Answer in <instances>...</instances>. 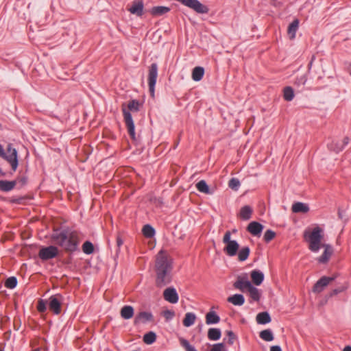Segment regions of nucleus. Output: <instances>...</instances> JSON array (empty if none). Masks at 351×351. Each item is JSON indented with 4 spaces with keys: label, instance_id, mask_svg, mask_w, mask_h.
<instances>
[{
    "label": "nucleus",
    "instance_id": "obj_25",
    "mask_svg": "<svg viewBox=\"0 0 351 351\" xmlns=\"http://www.w3.org/2000/svg\"><path fill=\"white\" fill-rule=\"evenodd\" d=\"M204 75V69L202 66H195L192 71V79L198 82L200 81Z\"/></svg>",
    "mask_w": 351,
    "mask_h": 351
},
{
    "label": "nucleus",
    "instance_id": "obj_21",
    "mask_svg": "<svg viewBox=\"0 0 351 351\" xmlns=\"http://www.w3.org/2000/svg\"><path fill=\"white\" fill-rule=\"evenodd\" d=\"M170 11V8L166 6H154L150 10V13L154 16H162Z\"/></svg>",
    "mask_w": 351,
    "mask_h": 351
},
{
    "label": "nucleus",
    "instance_id": "obj_6",
    "mask_svg": "<svg viewBox=\"0 0 351 351\" xmlns=\"http://www.w3.org/2000/svg\"><path fill=\"white\" fill-rule=\"evenodd\" d=\"M122 112L124 119V122L128 132V134L133 142L137 141V138L135 133V126L132 119L130 112L128 111L125 107V104L122 105Z\"/></svg>",
    "mask_w": 351,
    "mask_h": 351
},
{
    "label": "nucleus",
    "instance_id": "obj_45",
    "mask_svg": "<svg viewBox=\"0 0 351 351\" xmlns=\"http://www.w3.org/2000/svg\"><path fill=\"white\" fill-rule=\"evenodd\" d=\"M27 199L25 196L12 197L8 202L12 204H21Z\"/></svg>",
    "mask_w": 351,
    "mask_h": 351
},
{
    "label": "nucleus",
    "instance_id": "obj_42",
    "mask_svg": "<svg viewBox=\"0 0 351 351\" xmlns=\"http://www.w3.org/2000/svg\"><path fill=\"white\" fill-rule=\"evenodd\" d=\"M180 344L186 351H197L195 347L191 346L186 339H180Z\"/></svg>",
    "mask_w": 351,
    "mask_h": 351
},
{
    "label": "nucleus",
    "instance_id": "obj_37",
    "mask_svg": "<svg viewBox=\"0 0 351 351\" xmlns=\"http://www.w3.org/2000/svg\"><path fill=\"white\" fill-rule=\"evenodd\" d=\"M82 251L86 254H91L94 252V245L89 241H85L82 246Z\"/></svg>",
    "mask_w": 351,
    "mask_h": 351
},
{
    "label": "nucleus",
    "instance_id": "obj_7",
    "mask_svg": "<svg viewBox=\"0 0 351 351\" xmlns=\"http://www.w3.org/2000/svg\"><path fill=\"white\" fill-rule=\"evenodd\" d=\"M60 250L57 245H51L47 247H43L38 252V257L42 261H48L57 257Z\"/></svg>",
    "mask_w": 351,
    "mask_h": 351
},
{
    "label": "nucleus",
    "instance_id": "obj_11",
    "mask_svg": "<svg viewBox=\"0 0 351 351\" xmlns=\"http://www.w3.org/2000/svg\"><path fill=\"white\" fill-rule=\"evenodd\" d=\"M154 321V317L151 312L141 311L137 313L134 319V325L138 326L141 324H145L147 322H152Z\"/></svg>",
    "mask_w": 351,
    "mask_h": 351
},
{
    "label": "nucleus",
    "instance_id": "obj_32",
    "mask_svg": "<svg viewBox=\"0 0 351 351\" xmlns=\"http://www.w3.org/2000/svg\"><path fill=\"white\" fill-rule=\"evenodd\" d=\"M143 234L146 238H152L156 233L155 229L149 224H146L142 229Z\"/></svg>",
    "mask_w": 351,
    "mask_h": 351
},
{
    "label": "nucleus",
    "instance_id": "obj_5",
    "mask_svg": "<svg viewBox=\"0 0 351 351\" xmlns=\"http://www.w3.org/2000/svg\"><path fill=\"white\" fill-rule=\"evenodd\" d=\"M231 232L226 231L223 238V242L226 244L223 249L224 252L229 256H235L239 249V244L235 240H231Z\"/></svg>",
    "mask_w": 351,
    "mask_h": 351
},
{
    "label": "nucleus",
    "instance_id": "obj_23",
    "mask_svg": "<svg viewBox=\"0 0 351 351\" xmlns=\"http://www.w3.org/2000/svg\"><path fill=\"white\" fill-rule=\"evenodd\" d=\"M256 319L259 324H266L269 323L271 320L270 315L267 311L258 313Z\"/></svg>",
    "mask_w": 351,
    "mask_h": 351
},
{
    "label": "nucleus",
    "instance_id": "obj_30",
    "mask_svg": "<svg viewBox=\"0 0 351 351\" xmlns=\"http://www.w3.org/2000/svg\"><path fill=\"white\" fill-rule=\"evenodd\" d=\"M340 285L337 287V288L332 290V291L330 293V296L332 297L334 295H336L341 292L345 291L347 290L349 287V283L348 281H344L343 283H339Z\"/></svg>",
    "mask_w": 351,
    "mask_h": 351
},
{
    "label": "nucleus",
    "instance_id": "obj_48",
    "mask_svg": "<svg viewBox=\"0 0 351 351\" xmlns=\"http://www.w3.org/2000/svg\"><path fill=\"white\" fill-rule=\"evenodd\" d=\"M224 345L222 343H219L213 345L210 351H223Z\"/></svg>",
    "mask_w": 351,
    "mask_h": 351
},
{
    "label": "nucleus",
    "instance_id": "obj_18",
    "mask_svg": "<svg viewBox=\"0 0 351 351\" xmlns=\"http://www.w3.org/2000/svg\"><path fill=\"white\" fill-rule=\"evenodd\" d=\"M251 278L253 283L255 285L258 286L261 285L264 280V274L259 270H253L251 271Z\"/></svg>",
    "mask_w": 351,
    "mask_h": 351
},
{
    "label": "nucleus",
    "instance_id": "obj_51",
    "mask_svg": "<svg viewBox=\"0 0 351 351\" xmlns=\"http://www.w3.org/2000/svg\"><path fill=\"white\" fill-rule=\"evenodd\" d=\"M116 242H117V245L118 248H119L123 244V241L121 239L120 234H117V236L116 237Z\"/></svg>",
    "mask_w": 351,
    "mask_h": 351
},
{
    "label": "nucleus",
    "instance_id": "obj_54",
    "mask_svg": "<svg viewBox=\"0 0 351 351\" xmlns=\"http://www.w3.org/2000/svg\"><path fill=\"white\" fill-rule=\"evenodd\" d=\"M270 351H282V349L279 346H272L270 348Z\"/></svg>",
    "mask_w": 351,
    "mask_h": 351
},
{
    "label": "nucleus",
    "instance_id": "obj_12",
    "mask_svg": "<svg viewBox=\"0 0 351 351\" xmlns=\"http://www.w3.org/2000/svg\"><path fill=\"white\" fill-rule=\"evenodd\" d=\"M233 286L235 289L244 291L245 289L248 290L252 285L248 280L247 275L245 274L243 276H239Z\"/></svg>",
    "mask_w": 351,
    "mask_h": 351
},
{
    "label": "nucleus",
    "instance_id": "obj_10",
    "mask_svg": "<svg viewBox=\"0 0 351 351\" xmlns=\"http://www.w3.org/2000/svg\"><path fill=\"white\" fill-rule=\"evenodd\" d=\"M337 276V274H334L332 276H324L321 277L313 285V291L314 293H321L328 285L335 280Z\"/></svg>",
    "mask_w": 351,
    "mask_h": 351
},
{
    "label": "nucleus",
    "instance_id": "obj_2",
    "mask_svg": "<svg viewBox=\"0 0 351 351\" xmlns=\"http://www.w3.org/2000/svg\"><path fill=\"white\" fill-rule=\"evenodd\" d=\"M173 260L165 250H160L155 256L154 271L155 285L162 288L173 280Z\"/></svg>",
    "mask_w": 351,
    "mask_h": 351
},
{
    "label": "nucleus",
    "instance_id": "obj_50",
    "mask_svg": "<svg viewBox=\"0 0 351 351\" xmlns=\"http://www.w3.org/2000/svg\"><path fill=\"white\" fill-rule=\"evenodd\" d=\"M16 183L19 182L21 186H24L27 182V178L26 176L19 177L16 180Z\"/></svg>",
    "mask_w": 351,
    "mask_h": 351
},
{
    "label": "nucleus",
    "instance_id": "obj_35",
    "mask_svg": "<svg viewBox=\"0 0 351 351\" xmlns=\"http://www.w3.org/2000/svg\"><path fill=\"white\" fill-rule=\"evenodd\" d=\"M259 337L265 341H271L274 340V335L270 329H265L259 333Z\"/></svg>",
    "mask_w": 351,
    "mask_h": 351
},
{
    "label": "nucleus",
    "instance_id": "obj_15",
    "mask_svg": "<svg viewBox=\"0 0 351 351\" xmlns=\"http://www.w3.org/2000/svg\"><path fill=\"white\" fill-rule=\"evenodd\" d=\"M143 2L142 0L134 1L128 10L133 14L141 16L143 14Z\"/></svg>",
    "mask_w": 351,
    "mask_h": 351
},
{
    "label": "nucleus",
    "instance_id": "obj_59",
    "mask_svg": "<svg viewBox=\"0 0 351 351\" xmlns=\"http://www.w3.org/2000/svg\"><path fill=\"white\" fill-rule=\"evenodd\" d=\"M0 351H3V350H0Z\"/></svg>",
    "mask_w": 351,
    "mask_h": 351
},
{
    "label": "nucleus",
    "instance_id": "obj_33",
    "mask_svg": "<svg viewBox=\"0 0 351 351\" xmlns=\"http://www.w3.org/2000/svg\"><path fill=\"white\" fill-rule=\"evenodd\" d=\"M143 340L146 344H152L156 340V334L153 331H149L144 335Z\"/></svg>",
    "mask_w": 351,
    "mask_h": 351
},
{
    "label": "nucleus",
    "instance_id": "obj_1",
    "mask_svg": "<svg viewBox=\"0 0 351 351\" xmlns=\"http://www.w3.org/2000/svg\"><path fill=\"white\" fill-rule=\"evenodd\" d=\"M81 233L79 230L73 229L69 226L53 227L50 235L51 243L63 252L73 254L79 251L81 243Z\"/></svg>",
    "mask_w": 351,
    "mask_h": 351
},
{
    "label": "nucleus",
    "instance_id": "obj_17",
    "mask_svg": "<svg viewBox=\"0 0 351 351\" xmlns=\"http://www.w3.org/2000/svg\"><path fill=\"white\" fill-rule=\"evenodd\" d=\"M16 185V180L8 181L5 180H0V191L3 192H9L14 189Z\"/></svg>",
    "mask_w": 351,
    "mask_h": 351
},
{
    "label": "nucleus",
    "instance_id": "obj_26",
    "mask_svg": "<svg viewBox=\"0 0 351 351\" xmlns=\"http://www.w3.org/2000/svg\"><path fill=\"white\" fill-rule=\"evenodd\" d=\"M208 338L212 341H217L221 338V332L219 328H211L208 330Z\"/></svg>",
    "mask_w": 351,
    "mask_h": 351
},
{
    "label": "nucleus",
    "instance_id": "obj_28",
    "mask_svg": "<svg viewBox=\"0 0 351 351\" xmlns=\"http://www.w3.org/2000/svg\"><path fill=\"white\" fill-rule=\"evenodd\" d=\"M299 21L298 19L293 20L289 25L287 32L291 38L295 37V33L298 29Z\"/></svg>",
    "mask_w": 351,
    "mask_h": 351
},
{
    "label": "nucleus",
    "instance_id": "obj_44",
    "mask_svg": "<svg viewBox=\"0 0 351 351\" xmlns=\"http://www.w3.org/2000/svg\"><path fill=\"white\" fill-rule=\"evenodd\" d=\"M306 81H307V76H306V75L304 74L300 77H297L295 80L294 84L298 86H304Z\"/></svg>",
    "mask_w": 351,
    "mask_h": 351
},
{
    "label": "nucleus",
    "instance_id": "obj_56",
    "mask_svg": "<svg viewBox=\"0 0 351 351\" xmlns=\"http://www.w3.org/2000/svg\"><path fill=\"white\" fill-rule=\"evenodd\" d=\"M0 176H5V173L3 171V170L1 169V167H0Z\"/></svg>",
    "mask_w": 351,
    "mask_h": 351
},
{
    "label": "nucleus",
    "instance_id": "obj_43",
    "mask_svg": "<svg viewBox=\"0 0 351 351\" xmlns=\"http://www.w3.org/2000/svg\"><path fill=\"white\" fill-rule=\"evenodd\" d=\"M239 186L240 182L237 178H232L228 182V186L233 190L237 191Z\"/></svg>",
    "mask_w": 351,
    "mask_h": 351
},
{
    "label": "nucleus",
    "instance_id": "obj_34",
    "mask_svg": "<svg viewBox=\"0 0 351 351\" xmlns=\"http://www.w3.org/2000/svg\"><path fill=\"white\" fill-rule=\"evenodd\" d=\"M283 97L285 101H291L294 97V91L291 86H286L283 89Z\"/></svg>",
    "mask_w": 351,
    "mask_h": 351
},
{
    "label": "nucleus",
    "instance_id": "obj_39",
    "mask_svg": "<svg viewBox=\"0 0 351 351\" xmlns=\"http://www.w3.org/2000/svg\"><path fill=\"white\" fill-rule=\"evenodd\" d=\"M250 293V298L254 301H259L261 298V294L257 288L253 285L247 290Z\"/></svg>",
    "mask_w": 351,
    "mask_h": 351
},
{
    "label": "nucleus",
    "instance_id": "obj_57",
    "mask_svg": "<svg viewBox=\"0 0 351 351\" xmlns=\"http://www.w3.org/2000/svg\"><path fill=\"white\" fill-rule=\"evenodd\" d=\"M237 232V229H233L232 231V232H233V233H236Z\"/></svg>",
    "mask_w": 351,
    "mask_h": 351
},
{
    "label": "nucleus",
    "instance_id": "obj_20",
    "mask_svg": "<svg viewBox=\"0 0 351 351\" xmlns=\"http://www.w3.org/2000/svg\"><path fill=\"white\" fill-rule=\"evenodd\" d=\"M291 210L295 213H306L309 210V208L307 204L302 202H295L292 205Z\"/></svg>",
    "mask_w": 351,
    "mask_h": 351
},
{
    "label": "nucleus",
    "instance_id": "obj_41",
    "mask_svg": "<svg viewBox=\"0 0 351 351\" xmlns=\"http://www.w3.org/2000/svg\"><path fill=\"white\" fill-rule=\"evenodd\" d=\"M276 237V232L271 230H267L263 236V240L265 243H269Z\"/></svg>",
    "mask_w": 351,
    "mask_h": 351
},
{
    "label": "nucleus",
    "instance_id": "obj_53",
    "mask_svg": "<svg viewBox=\"0 0 351 351\" xmlns=\"http://www.w3.org/2000/svg\"><path fill=\"white\" fill-rule=\"evenodd\" d=\"M345 211L341 210V208L338 209V217L340 219H343Z\"/></svg>",
    "mask_w": 351,
    "mask_h": 351
},
{
    "label": "nucleus",
    "instance_id": "obj_13",
    "mask_svg": "<svg viewBox=\"0 0 351 351\" xmlns=\"http://www.w3.org/2000/svg\"><path fill=\"white\" fill-rule=\"evenodd\" d=\"M164 299L171 303L176 304L178 302L179 296L178 294L173 287H168L163 292Z\"/></svg>",
    "mask_w": 351,
    "mask_h": 351
},
{
    "label": "nucleus",
    "instance_id": "obj_36",
    "mask_svg": "<svg viewBox=\"0 0 351 351\" xmlns=\"http://www.w3.org/2000/svg\"><path fill=\"white\" fill-rule=\"evenodd\" d=\"M141 104L139 101L136 99H132L129 101L128 104V111H132V112H138L139 108H140Z\"/></svg>",
    "mask_w": 351,
    "mask_h": 351
},
{
    "label": "nucleus",
    "instance_id": "obj_55",
    "mask_svg": "<svg viewBox=\"0 0 351 351\" xmlns=\"http://www.w3.org/2000/svg\"><path fill=\"white\" fill-rule=\"evenodd\" d=\"M343 351H351V346H346L343 348Z\"/></svg>",
    "mask_w": 351,
    "mask_h": 351
},
{
    "label": "nucleus",
    "instance_id": "obj_46",
    "mask_svg": "<svg viewBox=\"0 0 351 351\" xmlns=\"http://www.w3.org/2000/svg\"><path fill=\"white\" fill-rule=\"evenodd\" d=\"M226 333L228 337V343L229 345H232L234 341L237 339V335L232 330H227Z\"/></svg>",
    "mask_w": 351,
    "mask_h": 351
},
{
    "label": "nucleus",
    "instance_id": "obj_4",
    "mask_svg": "<svg viewBox=\"0 0 351 351\" xmlns=\"http://www.w3.org/2000/svg\"><path fill=\"white\" fill-rule=\"evenodd\" d=\"M0 157L10 163L12 170L16 171L19 161L16 149L12 147V144H8L6 147V152L3 146L0 144Z\"/></svg>",
    "mask_w": 351,
    "mask_h": 351
},
{
    "label": "nucleus",
    "instance_id": "obj_24",
    "mask_svg": "<svg viewBox=\"0 0 351 351\" xmlns=\"http://www.w3.org/2000/svg\"><path fill=\"white\" fill-rule=\"evenodd\" d=\"M252 212L253 210L250 206H244L240 210L239 217L243 220H249L252 217Z\"/></svg>",
    "mask_w": 351,
    "mask_h": 351
},
{
    "label": "nucleus",
    "instance_id": "obj_22",
    "mask_svg": "<svg viewBox=\"0 0 351 351\" xmlns=\"http://www.w3.org/2000/svg\"><path fill=\"white\" fill-rule=\"evenodd\" d=\"M227 301L235 306H241L245 302V298L244 296L241 294H234L233 295L229 296L227 299Z\"/></svg>",
    "mask_w": 351,
    "mask_h": 351
},
{
    "label": "nucleus",
    "instance_id": "obj_49",
    "mask_svg": "<svg viewBox=\"0 0 351 351\" xmlns=\"http://www.w3.org/2000/svg\"><path fill=\"white\" fill-rule=\"evenodd\" d=\"M349 141L350 139L348 136L344 137L343 140V145L341 147H338L336 149H335V152H339L340 151H341L343 149V147L348 144Z\"/></svg>",
    "mask_w": 351,
    "mask_h": 351
},
{
    "label": "nucleus",
    "instance_id": "obj_58",
    "mask_svg": "<svg viewBox=\"0 0 351 351\" xmlns=\"http://www.w3.org/2000/svg\"><path fill=\"white\" fill-rule=\"evenodd\" d=\"M350 74L351 75V70H350Z\"/></svg>",
    "mask_w": 351,
    "mask_h": 351
},
{
    "label": "nucleus",
    "instance_id": "obj_38",
    "mask_svg": "<svg viewBox=\"0 0 351 351\" xmlns=\"http://www.w3.org/2000/svg\"><path fill=\"white\" fill-rule=\"evenodd\" d=\"M17 278L15 276H11L8 278L4 283V285L8 289H14L17 286Z\"/></svg>",
    "mask_w": 351,
    "mask_h": 351
},
{
    "label": "nucleus",
    "instance_id": "obj_47",
    "mask_svg": "<svg viewBox=\"0 0 351 351\" xmlns=\"http://www.w3.org/2000/svg\"><path fill=\"white\" fill-rule=\"evenodd\" d=\"M163 317L166 319V320H171L175 316V312L171 310H165L162 313Z\"/></svg>",
    "mask_w": 351,
    "mask_h": 351
},
{
    "label": "nucleus",
    "instance_id": "obj_27",
    "mask_svg": "<svg viewBox=\"0 0 351 351\" xmlns=\"http://www.w3.org/2000/svg\"><path fill=\"white\" fill-rule=\"evenodd\" d=\"M195 186H196L197 189L201 193H203L205 194H212L213 193V192L210 191L208 185L207 184L206 181L204 180L199 181L196 184Z\"/></svg>",
    "mask_w": 351,
    "mask_h": 351
},
{
    "label": "nucleus",
    "instance_id": "obj_40",
    "mask_svg": "<svg viewBox=\"0 0 351 351\" xmlns=\"http://www.w3.org/2000/svg\"><path fill=\"white\" fill-rule=\"evenodd\" d=\"M47 304V301L43 299H39L36 306L38 311L40 313L46 312Z\"/></svg>",
    "mask_w": 351,
    "mask_h": 351
},
{
    "label": "nucleus",
    "instance_id": "obj_19",
    "mask_svg": "<svg viewBox=\"0 0 351 351\" xmlns=\"http://www.w3.org/2000/svg\"><path fill=\"white\" fill-rule=\"evenodd\" d=\"M134 308L130 305H125L123 306L120 311L121 317L125 319H131L134 316Z\"/></svg>",
    "mask_w": 351,
    "mask_h": 351
},
{
    "label": "nucleus",
    "instance_id": "obj_31",
    "mask_svg": "<svg viewBox=\"0 0 351 351\" xmlns=\"http://www.w3.org/2000/svg\"><path fill=\"white\" fill-rule=\"evenodd\" d=\"M196 319V316L193 313H186L185 314L184 318L182 321V324L186 327H189L192 326Z\"/></svg>",
    "mask_w": 351,
    "mask_h": 351
},
{
    "label": "nucleus",
    "instance_id": "obj_52",
    "mask_svg": "<svg viewBox=\"0 0 351 351\" xmlns=\"http://www.w3.org/2000/svg\"><path fill=\"white\" fill-rule=\"evenodd\" d=\"M315 60V55H313L312 57H311V59L308 64V71H310V70L311 69V67H312V65H313V61Z\"/></svg>",
    "mask_w": 351,
    "mask_h": 351
},
{
    "label": "nucleus",
    "instance_id": "obj_29",
    "mask_svg": "<svg viewBox=\"0 0 351 351\" xmlns=\"http://www.w3.org/2000/svg\"><path fill=\"white\" fill-rule=\"evenodd\" d=\"M250 253V249L248 246L243 247L238 250L237 254H238V259L239 261H245L249 257Z\"/></svg>",
    "mask_w": 351,
    "mask_h": 351
},
{
    "label": "nucleus",
    "instance_id": "obj_3",
    "mask_svg": "<svg viewBox=\"0 0 351 351\" xmlns=\"http://www.w3.org/2000/svg\"><path fill=\"white\" fill-rule=\"evenodd\" d=\"M304 239L308 242V249L313 252H317L322 247H324L323 254L317 258V261L322 264H326L330 260L333 248L328 244H322L323 239V229L316 226L311 232L305 230Z\"/></svg>",
    "mask_w": 351,
    "mask_h": 351
},
{
    "label": "nucleus",
    "instance_id": "obj_14",
    "mask_svg": "<svg viewBox=\"0 0 351 351\" xmlns=\"http://www.w3.org/2000/svg\"><path fill=\"white\" fill-rule=\"evenodd\" d=\"M264 226L257 221H252L250 222L247 227V230L253 236H260Z\"/></svg>",
    "mask_w": 351,
    "mask_h": 351
},
{
    "label": "nucleus",
    "instance_id": "obj_8",
    "mask_svg": "<svg viewBox=\"0 0 351 351\" xmlns=\"http://www.w3.org/2000/svg\"><path fill=\"white\" fill-rule=\"evenodd\" d=\"M158 77V64L156 62L152 63L149 67L148 73V85L150 96L154 98L155 85Z\"/></svg>",
    "mask_w": 351,
    "mask_h": 351
},
{
    "label": "nucleus",
    "instance_id": "obj_16",
    "mask_svg": "<svg viewBox=\"0 0 351 351\" xmlns=\"http://www.w3.org/2000/svg\"><path fill=\"white\" fill-rule=\"evenodd\" d=\"M213 308L212 307L210 311L206 314V323L208 325L216 324L220 322V317L212 310Z\"/></svg>",
    "mask_w": 351,
    "mask_h": 351
},
{
    "label": "nucleus",
    "instance_id": "obj_9",
    "mask_svg": "<svg viewBox=\"0 0 351 351\" xmlns=\"http://www.w3.org/2000/svg\"><path fill=\"white\" fill-rule=\"evenodd\" d=\"M63 297L61 294L51 295L49 298L48 307L51 312L55 315H59L62 311V302Z\"/></svg>",
    "mask_w": 351,
    "mask_h": 351
}]
</instances>
